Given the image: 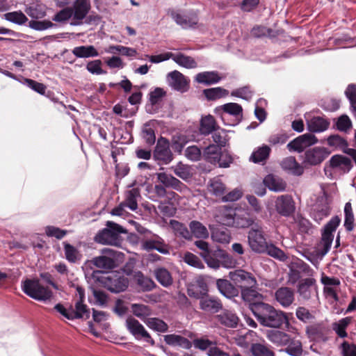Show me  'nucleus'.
<instances>
[{
    "label": "nucleus",
    "mask_w": 356,
    "mask_h": 356,
    "mask_svg": "<svg viewBox=\"0 0 356 356\" xmlns=\"http://www.w3.org/2000/svg\"><path fill=\"white\" fill-rule=\"evenodd\" d=\"M166 95V92L161 88H156L149 94V102L152 106L159 104Z\"/></svg>",
    "instance_id": "nucleus-58"
},
{
    "label": "nucleus",
    "mask_w": 356,
    "mask_h": 356,
    "mask_svg": "<svg viewBox=\"0 0 356 356\" xmlns=\"http://www.w3.org/2000/svg\"><path fill=\"white\" fill-rule=\"evenodd\" d=\"M140 195L138 189L133 188L127 191L124 204L131 211H136L138 208L137 197Z\"/></svg>",
    "instance_id": "nucleus-46"
},
{
    "label": "nucleus",
    "mask_w": 356,
    "mask_h": 356,
    "mask_svg": "<svg viewBox=\"0 0 356 356\" xmlns=\"http://www.w3.org/2000/svg\"><path fill=\"white\" fill-rule=\"evenodd\" d=\"M131 309L133 314L142 320L152 314L150 307L143 304H132Z\"/></svg>",
    "instance_id": "nucleus-54"
},
{
    "label": "nucleus",
    "mask_w": 356,
    "mask_h": 356,
    "mask_svg": "<svg viewBox=\"0 0 356 356\" xmlns=\"http://www.w3.org/2000/svg\"><path fill=\"white\" fill-rule=\"evenodd\" d=\"M203 93L209 100H216L228 95V90L220 87L211 88L203 90Z\"/></svg>",
    "instance_id": "nucleus-48"
},
{
    "label": "nucleus",
    "mask_w": 356,
    "mask_h": 356,
    "mask_svg": "<svg viewBox=\"0 0 356 356\" xmlns=\"http://www.w3.org/2000/svg\"><path fill=\"white\" fill-rule=\"evenodd\" d=\"M118 256L117 251L105 248L101 250V255L93 257L89 262L98 268L111 270L116 266Z\"/></svg>",
    "instance_id": "nucleus-5"
},
{
    "label": "nucleus",
    "mask_w": 356,
    "mask_h": 356,
    "mask_svg": "<svg viewBox=\"0 0 356 356\" xmlns=\"http://www.w3.org/2000/svg\"><path fill=\"white\" fill-rule=\"evenodd\" d=\"M29 26L36 31H44L56 26V24L49 20H31L29 22Z\"/></svg>",
    "instance_id": "nucleus-60"
},
{
    "label": "nucleus",
    "mask_w": 356,
    "mask_h": 356,
    "mask_svg": "<svg viewBox=\"0 0 356 356\" xmlns=\"http://www.w3.org/2000/svg\"><path fill=\"white\" fill-rule=\"evenodd\" d=\"M341 348L343 356H356V344L344 341Z\"/></svg>",
    "instance_id": "nucleus-64"
},
{
    "label": "nucleus",
    "mask_w": 356,
    "mask_h": 356,
    "mask_svg": "<svg viewBox=\"0 0 356 356\" xmlns=\"http://www.w3.org/2000/svg\"><path fill=\"white\" fill-rule=\"evenodd\" d=\"M276 300L284 307H289L294 301V291L287 286L279 288L275 291Z\"/></svg>",
    "instance_id": "nucleus-22"
},
{
    "label": "nucleus",
    "mask_w": 356,
    "mask_h": 356,
    "mask_svg": "<svg viewBox=\"0 0 356 356\" xmlns=\"http://www.w3.org/2000/svg\"><path fill=\"white\" fill-rule=\"evenodd\" d=\"M73 13L72 25H80L86 18L90 8V0H75L73 6L70 7Z\"/></svg>",
    "instance_id": "nucleus-13"
},
{
    "label": "nucleus",
    "mask_w": 356,
    "mask_h": 356,
    "mask_svg": "<svg viewBox=\"0 0 356 356\" xmlns=\"http://www.w3.org/2000/svg\"><path fill=\"white\" fill-rule=\"evenodd\" d=\"M71 17L73 18V13H72V9L70 7H66L60 11H58L54 16L52 19L56 22H66Z\"/></svg>",
    "instance_id": "nucleus-61"
},
{
    "label": "nucleus",
    "mask_w": 356,
    "mask_h": 356,
    "mask_svg": "<svg viewBox=\"0 0 356 356\" xmlns=\"http://www.w3.org/2000/svg\"><path fill=\"white\" fill-rule=\"evenodd\" d=\"M330 151L323 147H315L305 152L303 163L310 165L321 163L330 154Z\"/></svg>",
    "instance_id": "nucleus-11"
},
{
    "label": "nucleus",
    "mask_w": 356,
    "mask_h": 356,
    "mask_svg": "<svg viewBox=\"0 0 356 356\" xmlns=\"http://www.w3.org/2000/svg\"><path fill=\"white\" fill-rule=\"evenodd\" d=\"M330 165L332 168H339L343 172H348L353 168L350 159L341 154H336L330 159Z\"/></svg>",
    "instance_id": "nucleus-24"
},
{
    "label": "nucleus",
    "mask_w": 356,
    "mask_h": 356,
    "mask_svg": "<svg viewBox=\"0 0 356 356\" xmlns=\"http://www.w3.org/2000/svg\"><path fill=\"white\" fill-rule=\"evenodd\" d=\"M229 277L241 289L257 285V280L254 275L242 269L229 272Z\"/></svg>",
    "instance_id": "nucleus-8"
},
{
    "label": "nucleus",
    "mask_w": 356,
    "mask_h": 356,
    "mask_svg": "<svg viewBox=\"0 0 356 356\" xmlns=\"http://www.w3.org/2000/svg\"><path fill=\"white\" fill-rule=\"evenodd\" d=\"M219 109L222 110L223 112L236 118L242 117L243 115V108L237 103L231 102L225 104L221 106ZM216 110H218V108H217Z\"/></svg>",
    "instance_id": "nucleus-52"
},
{
    "label": "nucleus",
    "mask_w": 356,
    "mask_h": 356,
    "mask_svg": "<svg viewBox=\"0 0 356 356\" xmlns=\"http://www.w3.org/2000/svg\"><path fill=\"white\" fill-rule=\"evenodd\" d=\"M344 227L347 232H352L355 227V217L350 202H346L344 207Z\"/></svg>",
    "instance_id": "nucleus-45"
},
{
    "label": "nucleus",
    "mask_w": 356,
    "mask_h": 356,
    "mask_svg": "<svg viewBox=\"0 0 356 356\" xmlns=\"http://www.w3.org/2000/svg\"><path fill=\"white\" fill-rule=\"evenodd\" d=\"M251 352L253 356H275L272 350L261 343L252 344Z\"/></svg>",
    "instance_id": "nucleus-57"
},
{
    "label": "nucleus",
    "mask_w": 356,
    "mask_h": 356,
    "mask_svg": "<svg viewBox=\"0 0 356 356\" xmlns=\"http://www.w3.org/2000/svg\"><path fill=\"white\" fill-rule=\"evenodd\" d=\"M72 320L83 318L87 320L90 318V312L88 306L83 304V302H76L75 303V309L72 307Z\"/></svg>",
    "instance_id": "nucleus-40"
},
{
    "label": "nucleus",
    "mask_w": 356,
    "mask_h": 356,
    "mask_svg": "<svg viewBox=\"0 0 356 356\" xmlns=\"http://www.w3.org/2000/svg\"><path fill=\"white\" fill-rule=\"evenodd\" d=\"M277 212L282 216L288 217L295 211V202L291 195H282L279 196L275 201Z\"/></svg>",
    "instance_id": "nucleus-16"
},
{
    "label": "nucleus",
    "mask_w": 356,
    "mask_h": 356,
    "mask_svg": "<svg viewBox=\"0 0 356 356\" xmlns=\"http://www.w3.org/2000/svg\"><path fill=\"white\" fill-rule=\"evenodd\" d=\"M222 308V304L218 298L209 294L200 299V309L210 313H217Z\"/></svg>",
    "instance_id": "nucleus-21"
},
{
    "label": "nucleus",
    "mask_w": 356,
    "mask_h": 356,
    "mask_svg": "<svg viewBox=\"0 0 356 356\" xmlns=\"http://www.w3.org/2000/svg\"><path fill=\"white\" fill-rule=\"evenodd\" d=\"M203 156L211 163L220 162V147L216 145H209L204 148Z\"/></svg>",
    "instance_id": "nucleus-37"
},
{
    "label": "nucleus",
    "mask_w": 356,
    "mask_h": 356,
    "mask_svg": "<svg viewBox=\"0 0 356 356\" xmlns=\"http://www.w3.org/2000/svg\"><path fill=\"white\" fill-rule=\"evenodd\" d=\"M72 52L76 58H90L99 56L97 50L92 45L76 47Z\"/></svg>",
    "instance_id": "nucleus-34"
},
{
    "label": "nucleus",
    "mask_w": 356,
    "mask_h": 356,
    "mask_svg": "<svg viewBox=\"0 0 356 356\" xmlns=\"http://www.w3.org/2000/svg\"><path fill=\"white\" fill-rule=\"evenodd\" d=\"M284 169L289 170L293 175L300 176L304 172L303 168L296 161V158L289 156L284 159L282 162Z\"/></svg>",
    "instance_id": "nucleus-35"
},
{
    "label": "nucleus",
    "mask_w": 356,
    "mask_h": 356,
    "mask_svg": "<svg viewBox=\"0 0 356 356\" xmlns=\"http://www.w3.org/2000/svg\"><path fill=\"white\" fill-rule=\"evenodd\" d=\"M270 153V148L268 145H263L252 152L250 156V161L254 163L266 161Z\"/></svg>",
    "instance_id": "nucleus-44"
},
{
    "label": "nucleus",
    "mask_w": 356,
    "mask_h": 356,
    "mask_svg": "<svg viewBox=\"0 0 356 356\" xmlns=\"http://www.w3.org/2000/svg\"><path fill=\"white\" fill-rule=\"evenodd\" d=\"M174 173L184 181H187L192 177L190 166L179 163L177 165L172 167Z\"/></svg>",
    "instance_id": "nucleus-53"
},
{
    "label": "nucleus",
    "mask_w": 356,
    "mask_h": 356,
    "mask_svg": "<svg viewBox=\"0 0 356 356\" xmlns=\"http://www.w3.org/2000/svg\"><path fill=\"white\" fill-rule=\"evenodd\" d=\"M164 341L170 346H179L186 349H189L192 346L191 342L188 339L174 334L165 335Z\"/></svg>",
    "instance_id": "nucleus-32"
},
{
    "label": "nucleus",
    "mask_w": 356,
    "mask_h": 356,
    "mask_svg": "<svg viewBox=\"0 0 356 356\" xmlns=\"http://www.w3.org/2000/svg\"><path fill=\"white\" fill-rule=\"evenodd\" d=\"M250 309L259 323L265 327L280 328L284 324L286 327L289 325L286 314L269 304L256 302L250 304Z\"/></svg>",
    "instance_id": "nucleus-1"
},
{
    "label": "nucleus",
    "mask_w": 356,
    "mask_h": 356,
    "mask_svg": "<svg viewBox=\"0 0 356 356\" xmlns=\"http://www.w3.org/2000/svg\"><path fill=\"white\" fill-rule=\"evenodd\" d=\"M25 12L29 17L34 19L42 18L46 15L44 9L40 5L27 7L25 9Z\"/></svg>",
    "instance_id": "nucleus-59"
},
{
    "label": "nucleus",
    "mask_w": 356,
    "mask_h": 356,
    "mask_svg": "<svg viewBox=\"0 0 356 356\" xmlns=\"http://www.w3.org/2000/svg\"><path fill=\"white\" fill-rule=\"evenodd\" d=\"M126 327L136 339H144L152 346L155 344L154 340L144 326L136 318L131 316L128 317L126 320Z\"/></svg>",
    "instance_id": "nucleus-7"
},
{
    "label": "nucleus",
    "mask_w": 356,
    "mask_h": 356,
    "mask_svg": "<svg viewBox=\"0 0 356 356\" xmlns=\"http://www.w3.org/2000/svg\"><path fill=\"white\" fill-rule=\"evenodd\" d=\"M353 321V317L348 316L343 318L337 323L332 324V328L337 333V334L341 338H346L348 334L346 331L347 327Z\"/></svg>",
    "instance_id": "nucleus-42"
},
{
    "label": "nucleus",
    "mask_w": 356,
    "mask_h": 356,
    "mask_svg": "<svg viewBox=\"0 0 356 356\" xmlns=\"http://www.w3.org/2000/svg\"><path fill=\"white\" fill-rule=\"evenodd\" d=\"M106 225V227L95 235V241L103 245H120L122 242L120 234L126 233V230L123 227L112 221H107Z\"/></svg>",
    "instance_id": "nucleus-2"
},
{
    "label": "nucleus",
    "mask_w": 356,
    "mask_h": 356,
    "mask_svg": "<svg viewBox=\"0 0 356 356\" xmlns=\"http://www.w3.org/2000/svg\"><path fill=\"white\" fill-rule=\"evenodd\" d=\"M264 183L269 190L275 192L284 191L286 188V183L282 179L273 175H268Z\"/></svg>",
    "instance_id": "nucleus-27"
},
{
    "label": "nucleus",
    "mask_w": 356,
    "mask_h": 356,
    "mask_svg": "<svg viewBox=\"0 0 356 356\" xmlns=\"http://www.w3.org/2000/svg\"><path fill=\"white\" fill-rule=\"evenodd\" d=\"M195 245L202 250L200 255L209 267L214 269L220 267V261L216 258L217 250L209 248V243L203 240L196 241Z\"/></svg>",
    "instance_id": "nucleus-10"
},
{
    "label": "nucleus",
    "mask_w": 356,
    "mask_h": 356,
    "mask_svg": "<svg viewBox=\"0 0 356 356\" xmlns=\"http://www.w3.org/2000/svg\"><path fill=\"white\" fill-rule=\"evenodd\" d=\"M136 282L143 291H152L156 286L151 278L144 276L140 272L136 276Z\"/></svg>",
    "instance_id": "nucleus-51"
},
{
    "label": "nucleus",
    "mask_w": 356,
    "mask_h": 356,
    "mask_svg": "<svg viewBox=\"0 0 356 356\" xmlns=\"http://www.w3.org/2000/svg\"><path fill=\"white\" fill-rule=\"evenodd\" d=\"M172 58L179 65L188 69L196 68L197 67V63L193 58L181 53L176 55L173 54Z\"/></svg>",
    "instance_id": "nucleus-39"
},
{
    "label": "nucleus",
    "mask_w": 356,
    "mask_h": 356,
    "mask_svg": "<svg viewBox=\"0 0 356 356\" xmlns=\"http://www.w3.org/2000/svg\"><path fill=\"white\" fill-rule=\"evenodd\" d=\"M154 275L157 282L164 287H169L173 284V278L171 273L163 267L154 269Z\"/></svg>",
    "instance_id": "nucleus-28"
},
{
    "label": "nucleus",
    "mask_w": 356,
    "mask_h": 356,
    "mask_svg": "<svg viewBox=\"0 0 356 356\" xmlns=\"http://www.w3.org/2000/svg\"><path fill=\"white\" fill-rule=\"evenodd\" d=\"M141 248L143 250L147 251L156 250L162 254L169 252L168 245L165 243L164 240L157 234H153L150 238L143 240L141 242Z\"/></svg>",
    "instance_id": "nucleus-15"
},
{
    "label": "nucleus",
    "mask_w": 356,
    "mask_h": 356,
    "mask_svg": "<svg viewBox=\"0 0 356 356\" xmlns=\"http://www.w3.org/2000/svg\"><path fill=\"white\" fill-rule=\"evenodd\" d=\"M208 189L213 195L222 198L225 194L226 187L220 179L213 178L210 181Z\"/></svg>",
    "instance_id": "nucleus-43"
},
{
    "label": "nucleus",
    "mask_w": 356,
    "mask_h": 356,
    "mask_svg": "<svg viewBox=\"0 0 356 356\" xmlns=\"http://www.w3.org/2000/svg\"><path fill=\"white\" fill-rule=\"evenodd\" d=\"M22 288L25 294L36 300H47L53 296L51 290L43 286L38 279H26Z\"/></svg>",
    "instance_id": "nucleus-3"
},
{
    "label": "nucleus",
    "mask_w": 356,
    "mask_h": 356,
    "mask_svg": "<svg viewBox=\"0 0 356 356\" xmlns=\"http://www.w3.org/2000/svg\"><path fill=\"white\" fill-rule=\"evenodd\" d=\"M65 259L72 264H76L81 259V254L79 250L67 242H63Z\"/></svg>",
    "instance_id": "nucleus-38"
},
{
    "label": "nucleus",
    "mask_w": 356,
    "mask_h": 356,
    "mask_svg": "<svg viewBox=\"0 0 356 356\" xmlns=\"http://www.w3.org/2000/svg\"><path fill=\"white\" fill-rule=\"evenodd\" d=\"M220 257L222 259V264L225 268H234L236 266V260L229 254L225 253L221 250H217L216 258Z\"/></svg>",
    "instance_id": "nucleus-62"
},
{
    "label": "nucleus",
    "mask_w": 356,
    "mask_h": 356,
    "mask_svg": "<svg viewBox=\"0 0 356 356\" xmlns=\"http://www.w3.org/2000/svg\"><path fill=\"white\" fill-rule=\"evenodd\" d=\"M291 265L301 274L307 276H312L313 275V269L302 259H298L292 261Z\"/></svg>",
    "instance_id": "nucleus-56"
},
{
    "label": "nucleus",
    "mask_w": 356,
    "mask_h": 356,
    "mask_svg": "<svg viewBox=\"0 0 356 356\" xmlns=\"http://www.w3.org/2000/svg\"><path fill=\"white\" fill-rule=\"evenodd\" d=\"M289 337L290 335L287 333L276 330H268L266 333L267 339L277 346H286L287 342L289 341Z\"/></svg>",
    "instance_id": "nucleus-25"
},
{
    "label": "nucleus",
    "mask_w": 356,
    "mask_h": 356,
    "mask_svg": "<svg viewBox=\"0 0 356 356\" xmlns=\"http://www.w3.org/2000/svg\"><path fill=\"white\" fill-rule=\"evenodd\" d=\"M219 291L227 298H233L238 295V289L228 280L219 279L216 282Z\"/></svg>",
    "instance_id": "nucleus-30"
},
{
    "label": "nucleus",
    "mask_w": 356,
    "mask_h": 356,
    "mask_svg": "<svg viewBox=\"0 0 356 356\" xmlns=\"http://www.w3.org/2000/svg\"><path fill=\"white\" fill-rule=\"evenodd\" d=\"M297 292L303 300H309L316 292V281L314 278L308 277L299 281Z\"/></svg>",
    "instance_id": "nucleus-17"
},
{
    "label": "nucleus",
    "mask_w": 356,
    "mask_h": 356,
    "mask_svg": "<svg viewBox=\"0 0 356 356\" xmlns=\"http://www.w3.org/2000/svg\"><path fill=\"white\" fill-rule=\"evenodd\" d=\"M286 353L291 356H300L302 353V346L300 340L289 337V341L287 342Z\"/></svg>",
    "instance_id": "nucleus-47"
},
{
    "label": "nucleus",
    "mask_w": 356,
    "mask_h": 356,
    "mask_svg": "<svg viewBox=\"0 0 356 356\" xmlns=\"http://www.w3.org/2000/svg\"><path fill=\"white\" fill-rule=\"evenodd\" d=\"M218 128V126L217 122L212 115H208L204 117H202L199 127V131L201 134L208 136L216 131Z\"/></svg>",
    "instance_id": "nucleus-26"
},
{
    "label": "nucleus",
    "mask_w": 356,
    "mask_h": 356,
    "mask_svg": "<svg viewBox=\"0 0 356 356\" xmlns=\"http://www.w3.org/2000/svg\"><path fill=\"white\" fill-rule=\"evenodd\" d=\"M145 323L149 328L157 332H165L168 330V324L158 318H149L145 321Z\"/></svg>",
    "instance_id": "nucleus-49"
},
{
    "label": "nucleus",
    "mask_w": 356,
    "mask_h": 356,
    "mask_svg": "<svg viewBox=\"0 0 356 356\" xmlns=\"http://www.w3.org/2000/svg\"><path fill=\"white\" fill-rule=\"evenodd\" d=\"M168 15L183 29L194 28L199 21L197 15L195 12H190L188 14L181 15L173 9H169L168 10Z\"/></svg>",
    "instance_id": "nucleus-12"
},
{
    "label": "nucleus",
    "mask_w": 356,
    "mask_h": 356,
    "mask_svg": "<svg viewBox=\"0 0 356 356\" xmlns=\"http://www.w3.org/2000/svg\"><path fill=\"white\" fill-rule=\"evenodd\" d=\"M209 286L202 276L195 277L187 286V294L195 299H201L208 294Z\"/></svg>",
    "instance_id": "nucleus-9"
},
{
    "label": "nucleus",
    "mask_w": 356,
    "mask_h": 356,
    "mask_svg": "<svg viewBox=\"0 0 356 356\" xmlns=\"http://www.w3.org/2000/svg\"><path fill=\"white\" fill-rule=\"evenodd\" d=\"M237 210L232 207H222L219 208L215 214L217 222L225 226L232 227L234 225V219Z\"/></svg>",
    "instance_id": "nucleus-20"
},
{
    "label": "nucleus",
    "mask_w": 356,
    "mask_h": 356,
    "mask_svg": "<svg viewBox=\"0 0 356 356\" xmlns=\"http://www.w3.org/2000/svg\"><path fill=\"white\" fill-rule=\"evenodd\" d=\"M5 19L17 24H24L28 21L26 16L21 11L7 13L4 15Z\"/></svg>",
    "instance_id": "nucleus-55"
},
{
    "label": "nucleus",
    "mask_w": 356,
    "mask_h": 356,
    "mask_svg": "<svg viewBox=\"0 0 356 356\" xmlns=\"http://www.w3.org/2000/svg\"><path fill=\"white\" fill-rule=\"evenodd\" d=\"M192 236L197 238H207L209 237V231L207 227L197 220H192L188 225Z\"/></svg>",
    "instance_id": "nucleus-36"
},
{
    "label": "nucleus",
    "mask_w": 356,
    "mask_h": 356,
    "mask_svg": "<svg viewBox=\"0 0 356 356\" xmlns=\"http://www.w3.org/2000/svg\"><path fill=\"white\" fill-rule=\"evenodd\" d=\"M254 218L251 216L247 211L238 209L236 211L234 225L232 227L236 228H248L254 225Z\"/></svg>",
    "instance_id": "nucleus-23"
},
{
    "label": "nucleus",
    "mask_w": 356,
    "mask_h": 356,
    "mask_svg": "<svg viewBox=\"0 0 356 356\" xmlns=\"http://www.w3.org/2000/svg\"><path fill=\"white\" fill-rule=\"evenodd\" d=\"M330 213V210L328 206L318 207L314 210L313 218L319 223L324 218L328 216Z\"/></svg>",
    "instance_id": "nucleus-63"
},
{
    "label": "nucleus",
    "mask_w": 356,
    "mask_h": 356,
    "mask_svg": "<svg viewBox=\"0 0 356 356\" xmlns=\"http://www.w3.org/2000/svg\"><path fill=\"white\" fill-rule=\"evenodd\" d=\"M330 125V122L321 117H314L307 122L308 129L312 132H322Z\"/></svg>",
    "instance_id": "nucleus-33"
},
{
    "label": "nucleus",
    "mask_w": 356,
    "mask_h": 356,
    "mask_svg": "<svg viewBox=\"0 0 356 356\" xmlns=\"http://www.w3.org/2000/svg\"><path fill=\"white\" fill-rule=\"evenodd\" d=\"M170 223L176 235L186 240L190 241L192 239V234L186 225L175 220H171Z\"/></svg>",
    "instance_id": "nucleus-41"
},
{
    "label": "nucleus",
    "mask_w": 356,
    "mask_h": 356,
    "mask_svg": "<svg viewBox=\"0 0 356 356\" xmlns=\"http://www.w3.org/2000/svg\"><path fill=\"white\" fill-rule=\"evenodd\" d=\"M104 287L113 293L124 291L129 286V280L124 275L118 273H111L102 280Z\"/></svg>",
    "instance_id": "nucleus-6"
},
{
    "label": "nucleus",
    "mask_w": 356,
    "mask_h": 356,
    "mask_svg": "<svg viewBox=\"0 0 356 356\" xmlns=\"http://www.w3.org/2000/svg\"><path fill=\"white\" fill-rule=\"evenodd\" d=\"M168 76L169 85L175 90L184 92L188 90L190 80L180 72L175 70L169 73Z\"/></svg>",
    "instance_id": "nucleus-19"
},
{
    "label": "nucleus",
    "mask_w": 356,
    "mask_h": 356,
    "mask_svg": "<svg viewBox=\"0 0 356 356\" xmlns=\"http://www.w3.org/2000/svg\"><path fill=\"white\" fill-rule=\"evenodd\" d=\"M216 318L221 325L232 328L237 327L239 321L236 314L229 310L224 311L218 315Z\"/></svg>",
    "instance_id": "nucleus-31"
},
{
    "label": "nucleus",
    "mask_w": 356,
    "mask_h": 356,
    "mask_svg": "<svg viewBox=\"0 0 356 356\" xmlns=\"http://www.w3.org/2000/svg\"><path fill=\"white\" fill-rule=\"evenodd\" d=\"M254 287V286H247L241 289V297L243 300L250 302V305L254 302V300L262 296ZM256 302L257 301H255V302Z\"/></svg>",
    "instance_id": "nucleus-50"
},
{
    "label": "nucleus",
    "mask_w": 356,
    "mask_h": 356,
    "mask_svg": "<svg viewBox=\"0 0 356 356\" xmlns=\"http://www.w3.org/2000/svg\"><path fill=\"white\" fill-rule=\"evenodd\" d=\"M248 241L253 252L257 253L266 252L268 243L264 235L263 229L259 223H255L248 232Z\"/></svg>",
    "instance_id": "nucleus-4"
},
{
    "label": "nucleus",
    "mask_w": 356,
    "mask_h": 356,
    "mask_svg": "<svg viewBox=\"0 0 356 356\" xmlns=\"http://www.w3.org/2000/svg\"><path fill=\"white\" fill-rule=\"evenodd\" d=\"M221 80L219 73L216 71L203 72L198 73L195 81L199 83L210 86L218 83Z\"/></svg>",
    "instance_id": "nucleus-29"
},
{
    "label": "nucleus",
    "mask_w": 356,
    "mask_h": 356,
    "mask_svg": "<svg viewBox=\"0 0 356 356\" xmlns=\"http://www.w3.org/2000/svg\"><path fill=\"white\" fill-rule=\"evenodd\" d=\"M154 156L156 160L162 161L163 163H169L173 159L172 153L170 149L169 140L163 137L159 138Z\"/></svg>",
    "instance_id": "nucleus-14"
},
{
    "label": "nucleus",
    "mask_w": 356,
    "mask_h": 356,
    "mask_svg": "<svg viewBox=\"0 0 356 356\" xmlns=\"http://www.w3.org/2000/svg\"><path fill=\"white\" fill-rule=\"evenodd\" d=\"M156 175L158 181L165 188H171L179 192H182L187 189L186 184L170 174H168L166 172H158Z\"/></svg>",
    "instance_id": "nucleus-18"
}]
</instances>
